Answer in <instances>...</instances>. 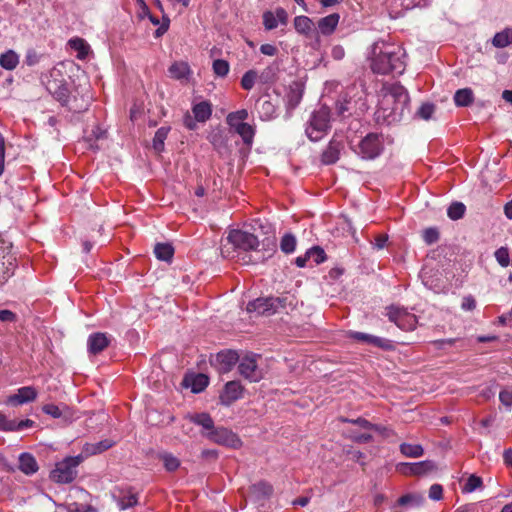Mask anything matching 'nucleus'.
Listing matches in <instances>:
<instances>
[{
  "label": "nucleus",
  "mask_w": 512,
  "mask_h": 512,
  "mask_svg": "<svg viewBox=\"0 0 512 512\" xmlns=\"http://www.w3.org/2000/svg\"><path fill=\"white\" fill-rule=\"evenodd\" d=\"M341 145L338 142L332 141L322 153V162L324 164H334L340 155Z\"/></svg>",
  "instance_id": "cd10ccee"
},
{
  "label": "nucleus",
  "mask_w": 512,
  "mask_h": 512,
  "mask_svg": "<svg viewBox=\"0 0 512 512\" xmlns=\"http://www.w3.org/2000/svg\"><path fill=\"white\" fill-rule=\"evenodd\" d=\"M114 445V442L109 439L101 440L96 443H86L83 446L82 453L80 455L83 456V460L89 456L96 455L102 453Z\"/></svg>",
  "instance_id": "aec40b11"
},
{
  "label": "nucleus",
  "mask_w": 512,
  "mask_h": 512,
  "mask_svg": "<svg viewBox=\"0 0 512 512\" xmlns=\"http://www.w3.org/2000/svg\"><path fill=\"white\" fill-rule=\"evenodd\" d=\"M43 412L53 418H59L62 415L60 408L54 404H47L43 406Z\"/></svg>",
  "instance_id": "4d7b16f0"
},
{
  "label": "nucleus",
  "mask_w": 512,
  "mask_h": 512,
  "mask_svg": "<svg viewBox=\"0 0 512 512\" xmlns=\"http://www.w3.org/2000/svg\"><path fill=\"white\" fill-rule=\"evenodd\" d=\"M495 258L502 267H507L510 264V256L506 247H500L495 251Z\"/></svg>",
  "instance_id": "09e8293b"
},
{
  "label": "nucleus",
  "mask_w": 512,
  "mask_h": 512,
  "mask_svg": "<svg viewBox=\"0 0 512 512\" xmlns=\"http://www.w3.org/2000/svg\"><path fill=\"white\" fill-rule=\"evenodd\" d=\"M383 150L382 136L377 133L367 134L357 145L354 151L362 159H375Z\"/></svg>",
  "instance_id": "39448f33"
},
{
  "label": "nucleus",
  "mask_w": 512,
  "mask_h": 512,
  "mask_svg": "<svg viewBox=\"0 0 512 512\" xmlns=\"http://www.w3.org/2000/svg\"><path fill=\"white\" fill-rule=\"evenodd\" d=\"M192 112L198 122L207 121L212 114V106L207 101H202L192 107Z\"/></svg>",
  "instance_id": "a878e982"
},
{
  "label": "nucleus",
  "mask_w": 512,
  "mask_h": 512,
  "mask_svg": "<svg viewBox=\"0 0 512 512\" xmlns=\"http://www.w3.org/2000/svg\"><path fill=\"white\" fill-rule=\"evenodd\" d=\"M258 79V74L255 70L247 71L241 79V86L245 90H251Z\"/></svg>",
  "instance_id": "c03bdc74"
},
{
  "label": "nucleus",
  "mask_w": 512,
  "mask_h": 512,
  "mask_svg": "<svg viewBox=\"0 0 512 512\" xmlns=\"http://www.w3.org/2000/svg\"><path fill=\"white\" fill-rule=\"evenodd\" d=\"M294 27L296 31L306 37L311 36L315 31L314 22L307 16H297L294 18Z\"/></svg>",
  "instance_id": "5701e85b"
},
{
  "label": "nucleus",
  "mask_w": 512,
  "mask_h": 512,
  "mask_svg": "<svg viewBox=\"0 0 512 512\" xmlns=\"http://www.w3.org/2000/svg\"><path fill=\"white\" fill-rule=\"evenodd\" d=\"M386 315L391 322L395 323L402 330L412 331L416 328V316L405 308L398 306L387 307Z\"/></svg>",
  "instance_id": "9d476101"
},
{
  "label": "nucleus",
  "mask_w": 512,
  "mask_h": 512,
  "mask_svg": "<svg viewBox=\"0 0 512 512\" xmlns=\"http://www.w3.org/2000/svg\"><path fill=\"white\" fill-rule=\"evenodd\" d=\"M136 3L138 5V17L141 19L148 18L151 13L145 1L136 0Z\"/></svg>",
  "instance_id": "13d9d810"
},
{
  "label": "nucleus",
  "mask_w": 512,
  "mask_h": 512,
  "mask_svg": "<svg viewBox=\"0 0 512 512\" xmlns=\"http://www.w3.org/2000/svg\"><path fill=\"white\" fill-rule=\"evenodd\" d=\"M83 461L82 455L69 456L55 464V468L50 473V478L56 483H71L77 476V467Z\"/></svg>",
  "instance_id": "20e7f679"
},
{
  "label": "nucleus",
  "mask_w": 512,
  "mask_h": 512,
  "mask_svg": "<svg viewBox=\"0 0 512 512\" xmlns=\"http://www.w3.org/2000/svg\"><path fill=\"white\" fill-rule=\"evenodd\" d=\"M190 421L202 426L207 432H210L214 429V423L210 415L207 413H199L194 414L189 417Z\"/></svg>",
  "instance_id": "c9c22d12"
},
{
  "label": "nucleus",
  "mask_w": 512,
  "mask_h": 512,
  "mask_svg": "<svg viewBox=\"0 0 512 512\" xmlns=\"http://www.w3.org/2000/svg\"><path fill=\"white\" fill-rule=\"evenodd\" d=\"M330 128V110L326 106H321L315 110L306 125V135L311 141L321 140Z\"/></svg>",
  "instance_id": "7ed1b4c3"
},
{
  "label": "nucleus",
  "mask_w": 512,
  "mask_h": 512,
  "mask_svg": "<svg viewBox=\"0 0 512 512\" xmlns=\"http://www.w3.org/2000/svg\"><path fill=\"white\" fill-rule=\"evenodd\" d=\"M248 118V111L246 109H241L235 112L228 114L227 123L231 126H236L237 124L245 123L244 121Z\"/></svg>",
  "instance_id": "58836bf2"
},
{
  "label": "nucleus",
  "mask_w": 512,
  "mask_h": 512,
  "mask_svg": "<svg viewBox=\"0 0 512 512\" xmlns=\"http://www.w3.org/2000/svg\"><path fill=\"white\" fill-rule=\"evenodd\" d=\"M243 394V387L238 381H230L226 383L223 392L220 395V401L224 405H230L234 401L240 399Z\"/></svg>",
  "instance_id": "4468645a"
},
{
  "label": "nucleus",
  "mask_w": 512,
  "mask_h": 512,
  "mask_svg": "<svg viewBox=\"0 0 512 512\" xmlns=\"http://www.w3.org/2000/svg\"><path fill=\"white\" fill-rule=\"evenodd\" d=\"M461 307L463 310L472 311L476 307V301L471 295L465 296L462 300Z\"/></svg>",
  "instance_id": "052dcab7"
},
{
  "label": "nucleus",
  "mask_w": 512,
  "mask_h": 512,
  "mask_svg": "<svg viewBox=\"0 0 512 512\" xmlns=\"http://www.w3.org/2000/svg\"><path fill=\"white\" fill-rule=\"evenodd\" d=\"M280 247L284 253H292L296 247L295 237L292 234L284 235L281 240Z\"/></svg>",
  "instance_id": "a18cd8bd"
},
{
  "label": "nucleus",
  "mask_w": 512,
  "mask_h": 512,
  "mask_svg": "<svg viewBox=\"0 0 512 512\" xmlns=\"http://www.w3.org/2000/svg\"><path fill=\"white\" fill-rule=\"evenodd\" d=\"M170 131L169 127H160L154 136L153 139V149L157 153H161L164 150V142L168 136V133Z\"/></svg>",
  "instance_id": "e433bc0d"
},
{
  "label": "nucleus",
  "mask_w": 512,
  "mask_h": 512,
  "mask_svg": "<svg viewBox=\"0 0 512 512\" xmlns=\"http://www.w3.org/2000/svg\"><path fill=\"white\" fill-rule=\"evenodd\" d=\"M137 504V495L132 491H128L127 494L119 497L118 506L121 510L128 509Z\"/></svg>",
  "instance_id": "37998d69"
},
{
  "label": "nucleus",
  "mask_w": 512,
  "mask_h": 512,
  "mask_svg": "<svg viewBox=\"0 0 512 512\" xmlns=\"http://www.w3.org/2000/svg\"><path fill=\"white\" fill-rule=\"evenodd\" d=\"M399 471L409 475H424L437 469L433 461L426 460L417 463H402L398 466Z\"/></svg>",
  "instance_id": "f8f14e48"
},
{
  "label": "nucleus",
  "mask_w": 512,
  "mask_h": 512,
  "mask_svg": "<svg viewBox=\"0 0 512 512\" xmlns=\"http://www.w3.org/2000/svg\"><path fill=\"white\" fill-rule=\"evenodd\" d=\"M287 13L283 8H277L275 11H266L263 14V25L266 30H273L280 24H286Z\"/></svg>",
  "instance_id": "2eb2a0df"
},
{
  "label": "nucleus",
  "mask_w": 512,
  "mask_h": 512,
  "mask_svg": "<svg viewBox=\"0 0 512 512\" xmlns=\"http://www.w3.org/2000/svg\"><path fill=\"white\" fill-rule=\"evenodd\" d=\"M483 488V480L481 477L471 474L466 479L465 483L463 484L461 491L464 494L472 493L476 490Z\"/></svg>",
  "instance_id": "473e14b6"
},
{
  "label": "nucleus",
  "mask_w": 512,
  "mask_h": 512,
  "mask_svg": "<svg viewBox=\"0 0 512 512\" xmlns=\"http://www.w3.org/2000/svg\"><path fill=\"white\" fill-rule=\"evenodd\" d=\"M260 356L253 353H246L239 359L238 371L241 376L251 382H258L263 377V372L259 368L258 360Z\"/></svg>",
  "instance_id": "0eeeda50"
},
{
  "label": "nucleus",
  "mask_w": 512,
  "mask_h": 512,
  "mask_svg": "<svg viewBox=\"0 0 512 512\" xmlns=\"http://www.w3.org/2000/svg\"><path fill=\"white\" fill-rule=\"evenodd\" d=\"M474 100L473 91L470 88H463L456 91L454 95V102L456 106L466 107L469 106Z\"/></svg>",
  "instance_id": "7c9ffc66"
},
{
  "label": "nucleus",
  "mask_w": 512,
  "mask_h": 512,
  "mask_svg": "<svg viewBox=\"0 0 512 512\" xmlns=\"http://www.w3.org/2000/svg\"><path fill=\"white\" fill-rule=\"evenodd\" d=\"M231 128H233L235 132L240 135L245 144H252L255 130L251 125L248 123H241L237 124L236 126H231Z\"/></svg>",
  "instance_id": "c756f323"
},
{
  "label": "nucleus",
  "mask_w": 512,
  "mask_h": 512,
  "mask_svg": "<svg viewBox=\"0 0 512 512\" xmlns=\"http://www.w3.org/2000/svg\"><path fill=\"white\" fill-rule=\"evenodd\" d=\"M19 63V56L12 50H8L0 56V65L6 70H13Z\"/></svg>",
  "instance_id": "f704fd0d"
},
{
  "label": "nucleus",
  "mask_w": 512,
  "mask_h": 512,
  "mask_svg": "<svg viewBox=\"0 0 512 512\" xmlns=\"http://www.w3.org/2000/svg\"><path fill=\"white\" fill-rule=\"evenodd\" d=\"M424 240L427 244L436 242L439 238V234L436 229L429 228L424 231Z\"/></svg>",
  "instance_id": "6e6d98bb"
},
{
  "label": "nucleus",
  "mask_w": 512,
  "mask_h": 512,
  "mask_svg": "<svg viewBox=\"0 0 512 512\" xmlns=\"http://www.w3.org/2000/svg\"><path fill=\"white\" fill-rule=\"evenodd\" d=\"M5 166V139L3 135L0 133V176L4 172Z\"/></svg>",
  "instance_id": "680f3d73"
},
{
  "label": "nucleus",
  "mask_w": 512,
  "mask_h": 512,
  "mask_svg": "<svg viewBox=\"0 0 512 512\" xmlns=\"http://www.w3.org/2000/svg\"><path fill=\"white\" fill-rule=\"evenodd\" d=\"M399 1H400V5L404 9L408 10V9H412L414 7L425 5L427 0H399Z\"/></svg>",
  "instance_id": "bf43d9fd"
},
{
  "label": "nucleus",
  "mask_w": 512,
  "mask_h": 512,
  "mask_svg": "<svg viewBox=\"0 0 512 512\" xmlns=\"http://www.w3.org/2000/svg\"><path fill=\"white\" fill-rule=\"evenodd\" d=\"M408 91L398 83L384 85L375 112L378 123L391 125L401 121L410 112Z\"/></svg>",
  "instance_id": "f257e3e1"
},
{
  "label": "nucleus",
  "mask_w": 512,
  "mask_h": 512,
  "mask_svg": "<svg viewBox=\"0 0 512 512\" xmlns=\"http://www.w3.org/2000/svg\"><path fill=\"white\" fill-rule=\"evenodd\" d=\"M372 70L379 74L396 72L401 74L405 64L402 60L404 52L400 47L375 43L373 46Z\"/></svg>",
  "instance_id": "f03ea898"
},
{
  "label": "nucleus",
  "mask_w": 512,
  "mask_h": 512,
  "mask_svg": "<svg viewBox=\"0 0 512 512\" xmlns=\"http://www.w3.org/2000/svg\"><path fill=\"white\" fill-rule=\"evenodd\" d=\"M349 335L354 340L363 342V343H367L369 345H373V346L381 347V348L390 347L388 340H386L384 338L377 337V336H373L371 334L362 333V332H350Z\"/></svg>",
  "instance_id": "412c9836"
},
{
  "label": "nucleus",
  "mask_w": 512,
  "mask_h": 512,
  "mask_svg": "<svg viewBox=\"0 0 512 512\" xmlns=\"http://www.w3.org/2000/svg\"><path fill=\"white\" fill-rule=\"evenodd\" d=\"M34 425V421L30 419L21 420V421H13V431H22L28 428H31Z\"/></svg>",
  "instance_id": "5fc2aeb1"
},
{
  "label": "nucleus",
  "mask_w": 512,
  "mask_h": 512,
  "mask_svg": "<svg viewBox=\"0 0 512 512\" xmlns=\"http://www.w3.org/2000/svg\"><path fill=\"white\" fill-rule=\"evenodd\" d=\"M11 248L10 242L0 238V285L14 274L16 258L11 253Z\"/></svg>",
  "instance_id": "6e6552de"
},
{
  "label": "nucleus",
  "mask_w": 512,
  "mask_h": 512,
  "mask_svg": "<svg viewBox=\"0 0 512 512\" xmlns=\"http://www.w3.org/2000/svg\"><path fill=\"white\" fill-rule=\"evenodd\" d=\"M286 307L285 299L279 297L258 298L247 305L248 312L271 315Z\"/></svg>",
  "instance_id": "1a4fd4ad"
},
{
  "label": "nucleus",
  "mask_w": 512,
  "mask_h": 512,
  "mask_svg": "<svg viewBox=\"0 0 512 512\" xmlns=\"http://www.w3.org/2000/svg\"><path fill=\"white\" fill-rule=\"evenodd\" d=\"M209 383V379L204 374H193L188 375L183 380V385L187 388H191L193 393H199L203 391Z\"/></svg>",
  "instance_id": "a211bd4d"
},
{
  "label": "nucleus",
  "mask_w": 512,
  "mask_h": 512,
  "mask_svg": "<svg viewBox=\"0 0 512 512\" xmlns=\"http://www.w3.org/2000/svg\"><path fill=\"white\" fill-rule=\"evenodd\" d=\"M48 90L62 104L69 105V92L66 85L57 81H52L48 83Z\"/></svg>",
  "instance_id": "b1692460"
},
{
  "label": "nucleus",
  "mask_w": 512,
  "mask_h": 512,
  "mask_svg": "<svg viewBox=\"0 0 512 512\" xmlns=\"http://www.w3.org/2000/svg\"><path fill=\"white\" fill-rule=\"evenodd\" d=\"M260 51L264 55L274 56L277 53V48L272 44H263L260 46Z\"/></svg>",
  "instance_id": "69168bd1"
},
{
  "label": "nucleus",
  "mask_w": 512,
  "mask_h": 512,
  "mask_svg": "<svg viewBox=\"0 0 512 512\" xmlns=\"http://www.w3.org/2000/svg\"><path fill=\"white\" fill-rule=\"evenodd\" d=\"M434 110H435V107L433 104L424 103L418 109L417 115L424 120H429L432 117Z\"/></svg>",
  "instance_id": "3c124183"
},
{
  "label": "nucleus",
  "mask_w": 512,
  "mask_h": 512,
  "mask_svg": "<svg viewBox=\"0 0 512 512\" xmlns=\"http://www.w3.org/2000/svg\"><path fill=\"white\" fill-rule=\"evenodd\" d=\"M339 20L340 15L338 13H332L319 19L316 34H322L325 36L331 35L336 30Z\"/></svg>",
  "instance_id": "f3484780"
},
{
  "label": "nucleus",
  "mask_w": 512,
  "mask_h": 512,
  "mask_svg": "<svg viewBox=\"0 0 512 512\" xmlns=\"http://www.w3.org/2000/svg\"><path fill=\"white\" fill-rule=\"evenodd\" d=\"M499 400L508 410H512V388L503 389L499 393Z\"/></svg>",
  "instance_id": "8fccbe9b"
},
{
  "label": "nucleus",
  "mask_w": 512,
  "mask_h": 512,
  "mask_svg": "<svg viewBox=\"0 0 512 512\" xmlns=\"http://www.w3.org/2000/svg\"><path fill=\"white\" fill-rule=\"evenodd\" d=\"M13 421L0 412V431L12 432L14 428Z\"/></svg>",
  "instance_id": "864d4df0"
},
{
  "label": "nucleus",
  "mask_w": 512,
  "mask_h": 512,
  "mask_svg": "<svg viewBox=\"0 0 512 512\" xmlns=\"http://www.w3.org/2000/svg\"><path fill=\"white\" fill-rule=\"evenodd\" d=\"M19 469L26 475H32L38 471L39 466L32 454L24 452L19 455Z\"/></svg>",
  "instance_id": "4be33fe9"
},
{
  "label": "nucleus",
  "mask_w": 512,
  "mask_h": 512,
  "mask_svg": "<svg viewBox=\"0 0 512 512\" xmlns=\"http://www.w3.org/2000/svg\"><path fill=\"white\" fill-rule=\"evenodd\" d=\"M307 257L310 258V262L314 264H320L324 262L326 256L323 249L319 247H313L307 251Z\"/></svg>",
  "instance_id": "49530a36"
},
{
  "label": "nucleus",
  "mask_w": 512,
  "mask_h": 512,
  "mask_svg": "<svg viewBox=\"0 0 512 512\" xmlns=\"http://www.w3.org/2000/svg\"><path fill=\"white\" fill-rule=\"evenodd\" d=\"M465 205L461 202L452 203L447 210L448 217L452 220L461 219L465 213Z\"/></svg>",
  "instance_id": "a19ab883"
},
{
  "label": "nucleus",
  "mask_w": 512,
  "mask_h": 512,
  "mask_svg": "<svg viewBox=\"0 0 512 512\" xmlns=\"http://www.w3.org/2000/svg\"><path fill=\"white\" fill-rule=\"evenodd\" d=\"M154 253L157 259L169 262L172 260L174 249L168 243H158L155 245Z\"/></svg>",
  "instance_id": "2f4dec72"
},
{
  "label": "nucleus",
  "mask_w": 512,
  "mask_h": 512,
  "mask_svg": "<svg viewBox=\"0 0 512 512\" xmlns=\"http://www.w3.org/2000/svg\"><path fill=\"white\" fill-rule=\"evenodd\" d=\"M226 239L233 250L251 251L259 246V240L254 234L240 229L230 230Z\"/></svg>",
  "instance_id": "423d86ee"
},
{
  "label": "nucleus",
  "mask_w": 512,
  "mask_h": 512,
  "mask_svg": "<svg viewBox=\"0 0 512 512\" xmlns=\"http://www.w3.org/2000/svg\"><path fill=\"white\" fill-rule=\"evenodd\" d=\"M424 502V497L419 494H406L398 499V504L401 506H419Z\"/></svg>",
  "instance_id": "ea45409f"
},
{
  "label": "nucleus",
  "mask_w": 512,
  "mask_h": 512,
  "mask_svg": "<svg viewBox=\"0 0 512 512\" xmlns=\"http://www.w3.org/2000/svg\"><path fill=\"white\" fill-rule=\"evenodd\" d=\"M272 492V486L266 482H259L251 487V494L257 500L269 497Z\"/></svg>",
  "instance_id": "72a5a7b5"
},
{
  "label": "nucleus",
  "mask_w": 512,
  "mask_h": 512,
  "mask_svg": "<svg viewBox=\"0 0 512 512\" xmlns=\"http://www.w3.org/2000/svg\"><path fill=\"white\" fill-rule=\"evenodd\" d=\"M168 71L170 76L177 80L187 79L191 73L188 63L183 61L173 63Z\"/></svg>",
  "instance_id": "bb28decb"
},
{
  "label": "nucleus",
  "mask_w": 512,
  "mask_h": 512,
  "mask_svg": "<svg viewBox=\"0 0 512 512\" xmlns=\"http://www.w3.org/2000/svg\"><path fill=\"white\" fill-rule=\"evenodd\" d=\"M239 359L238 353L232 350L219 352L216 356V361L220 366L219 369L223 372L230 371Z\"/></svg>",
  "instance_id": "6ab92c4d"
},
{
  "label": "nucleus",
  "mask_w": 512,
  "mask_h": 512,
  "mask_svg": "<svg viewBox=\"0 0 512 512\" xmlns=\"http://www.w3.org/2000/svg\"><path fill=\"white\" fill-rule=\"evenodd\" d=\"M273 75H274V71L271 67L267 68L266 70H264L259 76V80L263 83H267L269 81L272 80L273 78Z\"/></svg>",
  "instance_id": "774afa93"
},
{
  "label": "nucleus",
  "mask_w": 512,
  "mask_h": 512,
  "mask_svg": "<svg viewBox=\"0 0 512 512\" xmlns=\"http://www.w3.org/2000/svg\"><path fill=\"white\" fill-rule=\"evenodd\" d=\"M16 319V315L10 310H0V321L13 322Z\"/></svg>",
  "instance_id": "338daca9"
},
{
  "label": "nucleus",
  "mask_w": 512,
  "mask_h": 512,
  "mask_svg": "<svg viewBox=\"0 0 512 512\" xmlns=\"http://www.w3.org/2000/svg\"><path fill=\"white\" fill-rule=\"evenodd\" d=\"M214 73L219 77H224L229 72V63L225 60L218 59L213 62L212 65Z\"/></svg>",
  "instance_id": "de8ad7c7"
},
{
  "label": "nucleus",
  "mask_w": 512,
  "mask_h": 512,
  "mask_svg": "<svg viewBox=\"0 0 512 512\" xmlns=\"http://www.w3.org/2000/svg\"><path fill=\"white\" fill-rule=\"evenodd\" d=\"M37 398V391L32 386L21 387L13 395L7 398V404L11 405H23L29 402H33Z\"/></svg>",
  "instance_id": "ddd939ff"
},
{
  "label": "nucleus",
  "mask_w": 512,
  "mask_h": 512,
  "mask_svg": "<svg viewBox=\"0 0 512 512\" xmlns=\"http://www.w3.org/2000/svg\"><path fill=\"white\" fill-rule=\"evenodd\" d=\"M492 45L496 48H505L512 43V29L506 28L494 35Z\"/></svg>",
  "instance_id": "c85d7f7f"
},
{
  "label": "nucleus",
  "mask_w": 512,
  "mask_h": 512,
  "mask_svg": "<svg viewBox=\"0 0 512 512\" xmlns=\"http://www.w3.org/2000/svg\"><path fill=\"white\" fill-rule=\"evenodd\" d=\"M160 459L162 460L164 467L166 468L167 471H175L180 466L179 459L170 453L161 454Z\"/></svg>",
  "instance_id": "79ce46f5"
},
{
  "label": "nucleus",
  "mask_w": 512,
  "mask_h": 512,
  "mask_svg": "<svg viewBox=\"0 0 512 512\" xmlns=\"http://www.w3.org/2000/svg\"><path fill=\"white\" fill-rule=\"evenodd\" d=\"M400 451L407 457H420L423 455L424 450L419 444L403 443L400 445Z\"/></svg>",
  "instance_id": "4c0bfd02"
},
{
  "label": "nucleus",
  "mask_w": 512,
  "mask_h": 512,
  "mask_svg": "<svg viewBox=\"0 0 512 512\" xmlns=\"http://www.w3.org/2000/svg\"><path fill=\"white\" fill-rule=\"evenodd\" d=\"M110 343L106 333L97 332L91 334L87 339V348L90 354L96 355L102 352Z\"/></svg>",
  "instance_id": "dca6fc26"
},
{
  "label": "nucleus",
  "mask_w": 512,
  "mask_h": 512,
  "mask_svg": "<svg viewBox=\"0 0 512 512\" xmlns=\"http://www.w3.org/2000/svg\"><path fill=\"white\" fill-rule=\"evenodd\" d=\"M331 55L335 60H341L345 56V50L341 45H335L331 50Z\"/></svg>",
  "instance_id": "0e129e2a"
},
{
  "label": "nucleus",
  "mask_w": 512,
  "mask_h": 512,
  "mask_svg": "<svg viewBox=\"0 0 512 512\" xmlns=\"http://www.w3.org/2000/svg\"><path fill=\"white\" fill-rule=\"evenodd\" d=\"M265 119H270L274 114V106L270 101H264L261 105Z\"/></svg>",
  "instance_id": "e2e57ef3"
},
{
  "label": "nucleus",
  "mask_w": 512,
  "mask_h": 512,
  "mask_svg": "<svg viewBox=\"0 0 512 512\" xmlns=\"http://www.w3.org/2000/svg\"><path fill=\"white\" fill-rule=\"evenodd\" d=\"M443 496V488L439 484H433L429 489V498L432 500H440Z\"/></svg>",
  "instance_id": "603ef678"
},
{
  "label": "nucleus",
  "mask_w": 512,
  "mask_h": 512,
  "mask_svg": "<svg viewBox=\"0 0 512 512\" xmlns=\"http://www.w3.org/2000/svg\"><path fill=\"white\" fill-rule=\"evenodd\" d=\"M71 49L77 52L76 57L80 60L86 59L91 49L89 44L82 38L75 37L68 42Z\"/></svg>",
  "instance_id": "393cba45"
},
{
  "label": "nucleus",
  "mask_w": 512,
  "mask_h": 512,
  "mask_svg": "<svg viewBox=\"0 0 512 512\" xmlns=\"http://www.w3.org/2000/svg\"><path fill=\"white\" fill-rule=\"evenodd\" d=\"M205 435L215 443L235 449L239 448L242 444L239 437L226 428L213 429Z\"/></svg>",
  "instance_id": "9b49d317"
}]
</instances>
